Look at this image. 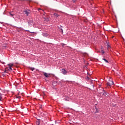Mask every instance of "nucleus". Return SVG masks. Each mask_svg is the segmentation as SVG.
Wrapping results in <instances>:
<instances>
[{"label": "nucleus", "mask_w": 125, "mask_h": 125, "mask_svg": "<svg viewBox=\"0 0 125 125\" xmlns=\"http://www.w3.org/2000/svg\"><path fill=\"white\" fill-rule=\"evenodd\" d=\"M107 84L109 86H111V85H113L114 84V82L112 80V79H110L109 82L107 83Z\"/></svg>", "instance_id": "f257e3e1"}, {"label": "nucleus", "mask_w": 125, "mask_h": 125, "mask_svg": "<svg viewBox=\"0 0 125 125\" xmlns=\"http://www.w3.org/2000/svg\"><path fill=\"white\" fill-rule=\"evenodd\" d=\"M43 75L44 76H45L46 77V78H49L50 77V75H51V74L50 73H46V72H44L43 73Z\"/></svg>", "instance_id": "f03ea898"}, {"label": "nucleus", "mask_w": 125, "mask_h": 125, "mask_svg": "<svg viewBox=\"0 0 125 125\" xmlns=\"http://www.w3.org/2000/svg\"><path fill=\"white\" fill-rule=\"evenodd\" d=\"M28 24L29 26H33V25H34V22H33V21L30 20L28 21Z\"/></svg>", "instance_id": "7ed1b4c3"}, {"label": "nucleus", "mask_w": 125, "mask_h": 125, "mask_svg": "<svg viewBox=\"0 0 125 125\" xmlns=\"http://www.w3.org/2000/svg\"><path fill=\"white\" fill-rule=\"evenodd\" d=\"M62 72L63 75H66L67 74V71L64 69L62 70Z\"/></svg>", "instance_id": "20e7f679"}, {"label": "nucleus", "mask_w": 125, "mask_h": 125, "mask_svg": "<svg viewBox=\"0 0 125 125\" xmlns=\"http://www.w3.org/2000/svg\"><path fill=\"white\" fill-rule=\"evenodd\" d=\"M24 12L26 14V16H28V15L30 14V12L28 11L27 10H25L24 11Z\"/></svg>", "instance_id": "39448f33"}, {"label": "nucleus", "mask_w": 125, "mask_h": 125, "mask_svg": "<svg viewBox=\"0 0 125 125\" xmlns=\"http://www.w3.org/2000/svg\"><path fill=\"white\" fill-rule=\"evenodd\" d=\"M9 14H10V16H11V17H13V16L15 15V14L13 12H9Z\"/></svg>", "instance_id": "423d86ee"}, {"label": "nucleus", "mask_w": 125, "mask_h": 125, "mask_svg": "<svg viewBox=\"0 0 125 125\" xmlns=\"http://www.w3.org/2000/svg\"><path fill=\"white\" fill-rule=\"evenodd\" d=\"M99 112V110L97 109V108L95 107V113H98Z\"/></svg>", "instance_id": "0eeeda50"}, {"label": "nucleus", "mask_w": 125, "mask_h": 125, "mask_svg": "<svg viewBox=\"0 0 125 125\" xmlns=\"http://www.w3.org/2000/svg\"><path fill=\"white\" fill-rule=\"evenodd\" d=\"M8 66H9V69L11 70V71H12V68H11V65H10V64H8Z\"/></svg>", "instance_id": "6e6552de"}, {"label": "nucleus", "mask_w": 125, "mask_h": 125, "mask_svg": "<svg viewBox=\"0 0 125 125\" xmlns=\"http://www.w3.org/2000/svg\"><path fill=\"white\" fill-rule=\"evenodd\" d=\"M29 69L31 71H34V70H35V68H34V67H29Z\"/></svg>", "instance_id": "1a4fd4ad"}, {"label": "nucleus", "mask_w": 125, "mask_h": 125, "mask_svg": "<svg viewBox=\"0 0 125 125\" xmlns=\"http://www.w3.org/2000/svg\"><path fill=\"white\" fill-rule=\"evenodd\" d=\"M54 16H56V17H58L59 16L57 13H54Z\"/></svg>", "instance_id": "9d476101"}, {"label": "nucleus", "mask_w": 125, "mask_h": 125, "mask_svg": "<svg viewBox=\"0 0 125 125\" xmlns=\"http://www.w3.org/2000/svg\"><path fill=\"white\" fill-rule=\"evenodd\" d=\"M103 60H104L105 63H108V62L107 61V60H106V59H103Z\"/></svg>", "instance_id": "9b49d317"}, {"label": "nucleus", "mask_w": 125, "mask_h": 125, "mask_svg": "<svg viewBox=\"0 0 125 125\" xmlns=\"http://www.w3.org/2000/svg\"><path fill=\"white\" fill-rule=\"evenodd\" d=\"M103 95H104L105 96H106V95H107V93H106V92H104L103 93Z\"/></svg>", "instance_id": "f8f14e48"}, {"label": "nucleus", "mask_w": 125, "mask_h": 125, "mask_svg": "<svg viewBox=\"0 0 125 125\" xmlns=\"http://www.w3.org/2000/svg\"><path fill=\"white\" fill-rule=\"evenodd\" d=\"M1 99H2V97L1 96V95L0 94V101H1Z\"/></svg>", "instance_id": "ddd939ff"}, {"label": "nucleus", "mask_w": 125, "mask_h": 125, "mask_svg": "<svg viewBox=\"0 0 125 125\" xmlns=\"http://www.w3.org/2000/svg\"><path fill=\"white\" fill-rule=\"evenodd\" d=\"M36 124H37V125H40V121H38V122H36Z\"/></svg>", "instance_id": "4468645a"}, {"label": "nucleus", "mask_w": 125, "mask_h": 125, "mask_svg": "<svg viewBox=\"0 0 125 125\" xmlns=\"http://www.w3.org/2000/svg\"><path fill=\"white\" fill-rule=\"evenodd\" d=\"M102 53L103 54H104L105 53V52H104V50H102Z\"/></svg>", "instance_id": "2eb2a0df"}, {"label": "nucleus", "mask_w": 125, "mask_h": 125, "mask_svg": "<svg viewBox=\"0 0 125 125\" xmlns=\"http://www.w3.org/2000/svg\"><path fill=\"white\" fill-rule=\"evenodd\" d=\"M107 46L108 47V48H109V47H110V45H109V44H107Z\"/></svg>", "instance_id": "dca6fc26"}, {"label": "nucleus", "mask_w": 125, "mask_h": 125, "mask_svg": "<svg viewBox=\"0 0 125 125\" xmlns=\"http://www.w3.org/2000/svg\"><path fill=\"white\" fill-rule=\"evenodd\" d=\"M72 1H73L74 2H76L77 0H72Z\"/></svg>", "instance_id": "f3484780"}, {"label": "nucleus", "mask_w": 125, "mask_h": 125, "mask_svg": "<svg viewBox=\"0 0 125 125\" xmlns=\"http://www.w3.org/2000/svg\"><path fill=\"white\" fill-rule=\"evenodd\" d=\"M10 64L11 67H12V66H13V63H10Z\"/></svg>", "instance_id": "a211bd4d"}, {"label": "nucleus", "mask_w": 125, "mask_h": 125, "mask_svg": "<svg viewBox=\"0 0 125 125\" xmlns=\"http://www.w3.org/2000/svg\"><path fill=\"white\" fill-rule=\"evenodd\" d=\"M87 80H89V78L88 77H87Z\"/></svg>", "instance_id": "6ab92c4d"}, {"label": "nucleus", "mask_w": 125, "mask_h": 125, "mask_svg": "<svg viewBox=\"0 0 125 125\" xmlns=\"http://www.w3.org/2000/svg\"><path fill=\"white\" fill-rule=\"evenodd\" d=\"M43 95H45V94L44 93H43Z\"/></svg>", "instance_id": "aec40b11"}, {"label": "nucleus", "mask_w": 125, "mask_h": 125, "mask_svg": "<svg viewBox=\"0 0 125 125\" xmlns=\"http://www.w3.org/2000/svg\"><path fill=\"white\" fill-rule=\"evenodd\" d=\"M41 9H39V10H40Z\"/></svg>", "instance_id": "412c9836"}]
</instances>
